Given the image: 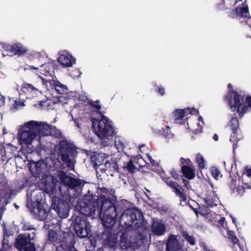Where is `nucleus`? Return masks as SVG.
<instances>
[{
    "label": "nucleus",
    "instance_id": "nucleus-64",
    "mask_svg": "<svg viewBox=\"0 0 251 251\" xmlns=\"http://www.w3.org/2000/svg\"><path fill=\"white\" fill-rule=\"evenodd\" d=\"M70 250H71V251H75V248H74V247H72V248L70 249Z\"/></svg>",
    "mask_w": 251,
    "mask_h": 251
},
{
    "label": "nucleus",
    "instance_id": "nucleus-9",
    "mask_svg": "<svg viewBox=\"0 0 251 251\" xmlns=\"http://www.w3.org/2000/svg\"><path fill=\"white\" fill-rule=\"evenodd\" d=\"M60 151L61 157L63 163L70 170L74 168V157L75 154V150L73 145L67 141L62 140L60 143Z\"/></svg>",
    "mask_w": 251,
    "mask_h": 251
},
{
    "label": "nucleus",
    "instance_id": "nucleus-46",
    "mask_svg": "<svg viewBox=\"0 0 251 251\" xmlns=\"http://www.w3.org/2000/svg\"><path fill=\"white\" fill-rule=\"evenodd\" d=\"M218 221L219 224L221 226L223 227H225L224 225H225V223H226L225 217H221L220 219H219Z\"/></svg>",
    "mask_w": 251,
    "mask_h": 251
},
{
    "label": "nucleus",
    "instance_id": "nucleus-11",
    "mask_svg": "<svg viewBox=\"0 0 251 251\" xmlns=\"http://www.w3.org/2000/svg\"><path fill=\"white\" fill-rule=\"evenodd\" d=\"M74 229L80 238H84L91 235V225L85 217L77 216L75 218Z\"/></svg>",
    "mask_w": 251,
    "mask_h": 251
},
{
    "label": "nucleus",
    "instance_id": "nucleus-35",
    "mask_svg": "<svg viewBox=\"0 0 251 251\" xmlns=\"http://www.w3.org/2000/svg\"><path fill=\"white\" fill-rule=\"evenodd\" d=\"M227 233L229 239L232 242L233 244H237L240 246L239 240L234 231L227 230Z\"/></svg>",
    "mask_w": 251,
    "mask_h": 251
},
{
    "label": "nucleus",
    "instance_id": "nucleus-43",
    "mask_svg": "<svg viewBox=\"0 0 251 251\" xmlns=\"http://www.w3.org/2000/svg\"><path fill=\"white\" fill-rule=\"evenodd\" d=\"M111 170H109L110 171L118 172L119 170V166L117 162H112L111 166Z\"/></svg>",
    "mask_w": 251,
    "mask_h": 251
},
{
    "label": "nucleus",
    "instance_id": "nucleus-6",
    "mask_svg": "<svg viewBox=\"0 0 251 251\" xmlns=\"http://www.w3.org/2000/svg\"><path fill=\"white\" fill-rule=\"evenodd\" d=\"M92 122L95 133L101 140L102 144L107 146L111 143V137L115 134L112 122L103 115L100 119H93Z\"/></svg>",
    "mask_w": 251,
    "mask_h": 251
},
{
    "label": "nucleus",
    "instance_id": "nucleus-38",
    "mask_svg": "<svg viewBox=\"0 0 251 251\" xmlns=\"http://www.w3.org/2000/svg\"><path fill=\"white\" fill-rule=\"evenodd\" d=\"M183 237L191 245L195 244V240L192 236L190 235L187 232H183Z\"/></svg>",
    "mask_w": 251,
    "mask_h": 251
},
{
    "label": "nucleus",
    "instance_id": "nucleus-63",
    "mask_svg": "<svg viewBox=\"0 0 251 251\" xmlns=\"http://www.w3.org/2000/svg\"><path fill=\"white\" fill-rule=\"evenodd\" d=\"M205 251H212L210 250L208 248H206V247H205Z\"/></svg>",
    "mask_w": 251,
    "mask_h": 251
},
{
    "label": "nucleus",
    "instance_id": "nucleus-39",
    "mask_svg": "<svg viewBox=\"0 0 251 251\" xmlns=\"http://www.w3.org/2000/svg\"><path fill=\"white\" fill-rule=\"evenodd\" d=\"M127 169L130 172L134 173L137 169L136 166L133 164V162L131 160L127 165Z\"/></svg>",
    "mask_w": 251,
    "mask_h": 251
},
{
    "label": "nucleus",
    "instance_id": "nucleus-8",
    "mask_svg": "<svg viewBox=\"0 0 251 251\" xmlns=\"http://www.w3.org/2000/svg\"><path fill=\"white\" fill-rule=\"evenodd\" d=\"M144 222L142 213L136 208H129L122 214L120 224L129 230H135L141 227Z\"/></svg>",
    "mask_w": 251,
    "mask_h": 251
},
{
    "label": "nucleus",
    "instance_id": "nucleus-18",
    "mask_svg": "<svg viewBox=\"0 0 251 251\" xmlns=\"http://www.w3.org/2000/svg\"><path fill=\"white\" fill-rule=\"evenodd\" d=\"M168 185L175 190V193L181 199L180 204L184 206L187 204V198L186 194L184 193L183 189L176 182L168 180L167 182Z\"/></svg>",
    "mask_w": 251,
    "mask_h": 251
},
{
    "label": "nucleus",
    "instance_id": "nucleus-62",
    "mask_svg": "<svg viewBox=\"0 0 251 251\" xmlns=\"http://www.w3.org/2000/svg\"><path fill=\"white\" fill-rule=\"evenodd\" d=\"M99 158V159H102V156L101 155H100V154H99L98 155V156H97V158Z\"/></svg>",
    "mask_w": 251,
    "mask_h": 251
},
{
    "label": "nucleus",
    "instance_id": "nucleus-23",
    "mask_svg": "<svg viewBox=\"0 0 251 251\" xmlns=\"http://www.w3.org/2000/svg\"><path fill=\"white\" fill-rule=\"evenodd\" d=\"M210 185V188L208 191H206V197L205 198V203L209 207H212L216 204L214 203L215 198L214 196V191L213 185L210 180L208 181Z\"/></svg>",
    "mask_w": 251,
    "mask_h": 251
},
{
    "label": "nucleus",
    "instance_id": "nucleus-60",
    "mask_svg": "<svg viewBox=\"0 0 251 251\" xmlns=\"http://www.w3.org/2000/svg\"><path fill=\"white\" fill-rule=\"evenodd\" d=\"M230 217H231V219L232 220L233 223L236 225L237 223H236V219H234V218L232 216H230Z\"/></svg>",
    "mask_w": 251,
    "mask_h": 251
},
{
    "label": "nucleus",
    "instance_id": "nucleus-31",
    "mask_svg": "<svg viewBox=\"0 0 251 251\" xmlns=\"http://www.w3.org/2000/svg\"><path fill=\"white\" fill-rule=\"evenodd\" d=\"M69 100L68 94L61 95L60 96L53 97L52 101L53 103H60L62 104L67 103Z\"/></svg>",
    "mask_w": 251,
    "mask_h": 251
},
{
    "label": "nucleus",
    "instance_id": "nucleus-28",
    "mask_svg": "<svg viewBox=\"0 0 251 251\" xmlns=\"http://www.w3.org/2000/svg\"><path fill=\"white\" fill-rule=\"evenodd\" d=\"M126 141L124 138L121 136H116L115 138V146L120 151L124 150L125 147Z\"/></svg>",
    "mask_w": 251,
    "mask_h": 251
},
{
    "label": "nucleus",
    "instance_id": "nucleus-5",
    "mask_svg": "<svg viewBox=\"0 0 251 251\" xmlns=\"http://www.w3.org/2000/svg\"><path fill=\"white\" fill-rule=\"evenodd\" d=\"M44 197V193L39 190L28 191L27 193V206L30 209L34 217L40 220H45L48 215L45 208L46 204L42 201Z\"/></svg>",
    "mask_w": 251,
    "mask_h": 251
},
{
    "label": "nucleus",
    "instance_id": "nucleus-56",
    "mask_svg": "<svg viewBox=\"0 0 251 251\" xmlns=\"http://www.w3.org/2000/svg\"><path fill=\"white\" fill-rule=\"evenodd\" d=\"M246 176L248 178L251 177V169H246Z\"/></svg>",
    "mask_w": 251,
    "mask_h": 251
},
{
    "label": "nucleus",
    "instance_id": "nucleus-21",
    "mask_svg": "<svg viewBox=\"0 0 251 251\" xmlns=\"http://www.w3.org/2000/svg\"><path fill=\"white\" fill-rule=\"evenodd\" d=\"M22 90L28 98H32L41 94V91L38 88L29 83L24 84Z\"/></svg>",
    "mask_w": 251,
    "mask_h": 251
},
{
    "label": "nucleus",
    "instance_id": "nucleus-49",
    "mask_svg": "<svg viewBox=\"0 0 251 251\" xmlns=\"http://www.w3.org/2000/svg\"><path fill=\"white\" fill-rule=\"evenodd\" d=\"M90 104L95 107L97 111H99L101 108V106L97 102H91Z\"/></svg>",
    "mask_w": 251,
    "mask_h": 251
},
{
    "label": "nucleus",
    "instance_id": "nucleus-54",
    "mask_svg": "<svg viewBox=\"0 0 251 251\" xmlns=\"http://www.w3.org/2000/svg\"><path fill=\"white\" fill-rule=\"evenodd\" d=\"M158 89V92L159 93V94L161 96H163V95H164L165 90L163 88L159 87Z\"/></svg>",
    "mask_w": 251,
    "mask_h": 251
},
{
    "label": "nucleus",
    "instance_id": "nucleus-19",
    "mask_svg": "<svg viewBox=\"0 0 251 251\" xmlns=\"http://www.w3.org/2000/svg\"><path fill=\"white\" fill-rule=\"evenodd\" d=\"M151 229L152 233L157 236L163 235L166 231L165 224L159 220H154L151 225Z\"/></svg>",
    "mask_w": 251,
    "mask_h": 251
},
{
    "label": "nucleus",
    "instance_id": "nucleus-61",
    "mask_svg": "<svg viewBox=\"0 0 251 251\" xmlns=\"http://www.w3.org/2000/svg\"><path fill=\"white\" fill-rule=\"evenodd\" d=\"M95 164L96 166H100V162L97 161H95Z\"/></svg>",
    "mask_w": 251,
    "mask_h": 251
},
{
    "label": "nucleus",
    "instance_id": "nucleus-30",
    "mask_svg": "<svg viewBox=\"0 0 251 251\" xmlns=\"http://www.w3.org/2000/svg\"><path fill=\"white\" fill-rule=\"evenodd\" d=\"M219 216L216 215L215 213L212 212H208V210L205 208V219L207 220L209 222H212L213 224H215L217 221V217Z\"/></svg>",
    "mask_w": 251,
    "mask_h": 251
},
{
    "label": "nucleus",
    "instance_id": "nucleus-47",
    "mask_svg": "<svg viewBox=\"0 0 251 251\" xmlns=\"http://www.w3.org/2000/svg\"><path fill=\"white\" fill-rule=\"evenodd\" d=\"M23 229L24 230H32V229H33V227L32 226H31L29 224H25L24 225Z\"/></svg>",
    "mask_w": 251,
    "mask_h": 251
},
{
    "label": "nucleus",
    "instance_id": "nucleus-29",
    "mask_svg": "<svg viewBox=\"0 0 251 251\" xmlns=\"http://www.w3.org/2000/svg\"><path fill=\"white\" fill-rule=\"evenodd\" d=\"M182 171L183 175L188 179H192L195 176L194 170L191 167L184 165L182 167Z\"/></svg>",
    "mask_w": 251,
    "mask_h": 251
},
{
    "label": "nucleus",
    "instance_id": "nucleus-25",
    "mask_svg": "<svg viewBox=\"0 0 251 251\" xmlns=\"http://www.w3.org/2000/svg\"><path fill=\"white\" fill-rule=\"evenodd\" d=\"M197 112V111L194 109H178L174 111L173 114L175 120H177L182 119L185 115L188 114H195Z\"/></svg>",
    "mask_w": 251,
    "mask_h": 251
},
{
    "label": "nucleus",
    "instance_id": "nucleus-26",
    "mask_svg": "<svg viewBox=\"0 0 251 251\" xmlns=\"http://www.w3.org/2000/svg\"><path fill=\"white\" fill-rule=\"evenodd\" d=\"M236 12L237 16L240 18H247L248 19L251 18L249 7L247 4H243L241 7H237L236 8Z\"/></svg>",
    "mask_w": 251,
    "mask_h": 251
},
{
    "label": "nucleus",
    "instance_id": "nucleus-58",
    "mask_svg": "<svg viewBox=\"0 0 251 251\" xmlns=\"http://www.w3.org/2000/svg\"><path fill=\"white\" fill-rule=\"evenodd\" d=\"M198 126L199 127V128H198L197 129V130L198 131V132L202 133V126H201L200 123H199L198 124Z\"/></svg>",
    "mask_w": 251,
    "mask_h": 251
},
{
    "label": "nucleus",
    "instance_id": "nucleus-3",
    "mask_svg": "<svg viewBox=\"0 0 251 251\" xmlns=\"http://www.w3.org/2000/svg\"><path fill=\"white\" fill-rule=\"evenodd\" d=\"M224 100L227 102L232 111L239 114L240 118L251 108V96H245L241 91H232L229 96L224 97Z\"/></svg>",
    "mask_w": 251,
    "mask_h": 251
},
{
    "label": "nucleus",
    "instance_id": "nucleus-2",
    "mask_svg": "<svg viewBox=\"0 0 251 251\" xmlns=\"http://www.w3.org/2000/svg\"><path fill=\"white\" fill-rule=\"evenodd\" d=\"M98 196H96L97 201L101 206V210H104V214L102 218V223L105 227L113 226L115 223L117 216L116 207L109 200V196L113 194L112 190L105 188H100L98 190Z\"/></svg>",
    "mask_w": 251,
    "mask_h": 251
},
{
    "label": "nucleus",
    "instance_id": "nucleus-41",
    "mask_svg": "<svg viewBox=\"0 0 251 251\" xmlns=\"http://www.w3.org/2000/svg\"><path fill=\"white\" fill-rule=\"evenodd\" d=\"M81 75V72L77 69H75L72 71L71 75L74 78L79 77Z\"/></svg>",
    "mask_w": 251,
    "mask_h": 251
},
{
    "label": "nucleus",
    "instance_id": "nucleus-15",
    "mask_svg": "<svg viewBox=\"0 0 251 251\" xmlns=\"http://www.w3.org/2000/svg\"><path fill=\"white\" fill-rule=\"evenodd\" d=\"M34 231H32L31 233L20 234L16 239V247L19 251H22L23 249L27 246V244L32 243L30 241L34 239Z\"/></svg>",
    "mask_w": 251,
    "mask_h": 251
},
{
    "label": "nucleus",
    "instance_id": "nucleus-51",
    "mask_svg": "<svg viewBox=\"0 0 251 251\" xmlns=\"http://www.w3.org/2000/svg\"><path fill=\"white\" fill-rule=\"evenodd\" d=\"M108 242H109V245L112 247H114L116 246V245H117V241H116V239L115 238H114L112 242H111L110 241V239H109Z\"/></svg>",
    "mask_w": 251,
    "mask_h": 251
},
{
    "label": "nucleus",
    "instance_id": "nucleus-40",
    "mask_svg": "<svg viewBox=\"0 0 251 251\" xmlns=\"http://www.w3.org/2000/svg\"><path fill=\"white\" fill-rule=\"evenodd\" d=\"M163 134L167 138H171L173 136V135L171 134L170 130V127L169 126H166V129L163 131Z\"/></svg>",
    "mask_w": 251,
    "mask_h": 251
},
{
    "label": "nucleus",
    "instance_id": "nucleus-7",
    "mask_svg": "<svg viewBox=\"0 0 251 251\" xmlns=\"http://www.w3.org/2000/svg\"><path fill=\"white\" fill-rule=\"evenodd\" d=\"M76 208L82 215L92 217V219L99 217L102 220L104 214V210H101V206L97 201L96 197L91 195H85L79 200Z\"/></svg>",
    "mask_w": 251,
    "mask_h": 251
},
{
    "label": "nucleus",
    "instance_id": "nucleus-14",
    "mask_svg": "<svg viewBox=\"0 0 251 251\" xmlns=\"http://www.w3.org/2000/svg\"><path fill=\"white\" fill-rule=\"evenodd\" d=\"M0 45L1 46L3 49H5L7 51L6 53H2L3 56H12L16 54L21 55L25 53L27 51L26 49L21 44H16L12 46H9L2 44H0Z\"/></svg>",
    "mask_w": 251,
    "mask_h": 251
},
{
    "label": "nucleus",
    "instance_id": "nucleus-24",
    "mask_svg": "<svg viewBox=\"0 0 251 251\" xmlns=\"http://www.w3.org/2000/svg\"><path fill=\"white\" fill-rule=\"evenodd\" d=\"M36 168V172L39 176L43 175L44 177L46 173L49 171L47 164L44 161H39L34 164Z\"/></svg>",
    "mask_w": 251,
    "mask_h": 251
},
{
    "label": "nucleus",
    "instance_id": "nucleus-48",
    "mask_svg": "<svg viewBox=\"0 0 251 251\" xmlns=\"http://www.w3.org/2000/svg\"><path fill=\"white\" fill-rule=\"evenodd\" d=\"M242 179H243L242 181H243V185H244V187H245V189L251 188V183H249L247 182V181H245L246 180H245L244 179V178H243Z\"/></svg>",
    "mask_w": 251,
    "mask_h": 251
},
{
    "label": "nucleus",
    "instance_id": "nucleus-16",
    "mask_svg": "<svg viewBox=\"0 0 251 251\" xmlns=\"http://www.w3.org/2000/svg\"><path fill=\"white\" fill-rule=\"evenodd\" d=\"M59 53L58 60L63 67H71L75 64V59L67 51L62 50Z\"/></svg>",
    "mask_w": 251,
    "mask_h": 251
},
{
    "label": "nucleus",
    "instance_id": "nucleus-33",
    "mask_svg": "<svg viewBox=\"0 0 251 251\" xmlns=\"http://www.w3.org/2000/svg\"><path fill=\"white\" fill-rule=\"evenodd\" d=\"M210 173L215 180H219V177H222V174L221 172L216 166H211L209 168Z\"/></svg>",
    "mask_w": 251,
    "mask_h": 251
},
{
    "label": "nucleus",
    "instance_id": "nucleus-53",
    "mask_svg": "<svg viewBox=\"0 0 251 251\" xmlns=\"http://www.w3.org/2000/svg\"><path fill=\"white\" fill-rule=\"evenodd\" d=\"M181 163L182 164L185 163L186 164H189V163L191 162V161L190 159H185L184 158H181Z\"/></svg>",
    "mask_w": 251,
    "mask_h": 251
},
{
    "label": "nucleus",
    "instance_id": "nucleus-34",
    "mask_svg": "<svg viewBox=\"0 0 251 251\" xmlns=\"http://www.w3.org/2000/svg\"><path fill=\"white\" fill-rule=\"evenodd\" d=\"M9 235L10 234H8L7 230L5 229V228H3V241L2 246L0 251H6V250L8 248V242L6 238L8 237Z\"/></svg>",
    "mask_w": 251,
    "mask_h": 251
},
{
    "label": "nucleus",
    "instance_id": "nucleus-37",
    "mask_svg": "<svg viewBox=\"0 0 251 251\" xmlns=\"http://www.w3.org/2000/svg\"><path fill=\"white\" fill-rule=\"evenodd\" d=\"M196 162L201 169L204 168V158L201 154L198 153L196 154Z\"/></svg>",
    "mask_w": 251,
    "mask_h": 251
},
{
    "label": "nucleus",
    "instance_id": "nucleus-17",
    "mask_svg": "<svg viewBox=\"0 0 251 251\" xmlns=\"http://www.w3.org/2000/svg\"><path fill=\"white\" fill-rule=\"evenodd\" d=\"M179 238L177 236L171 235L167 240L165 251H180L182 245Z\"/></svg>",
    "mask_w": 251,
    "mask_h": 251
},
{
    "label": "nucleus",
    "instance_id": "nucleus-52",
    "mask_svg": "<svg viewBox=\"0 0 251 251\" xmlns=\"http://www.w3.org/2000/svg\"><path fill=\"white\" fill-rule=\"evenodd\" d=\"M171 175L175 179H178L179 175L174 170H172L171 172Z\"/></svg>",
    "mask_w": 251,
    "mask_h": 251
},
{
    "label": "nucleus",
    "instance_id": "nucleus-45",
    "mask_svg": "<svg viewBox=\"0 0 251 251\" xmlns=\"http://www.w3.org/2000/svg\"><path fill=\"white\" fill-rule=\"evenodd\" d=\"M227 88H228L227 92L226 93V95H225V96H229V95L231 94V92H232V91H236L235 90H233L232 85V84L231 83H228V85H227Z\"/></svg>",
    "mask_w": 251,
    "mask_h": 251
},
{
    "label": "nucleus",
    "instance_id": "nucleus-44",
    "mask_svg": "<svg viewBox=\"0 0 251 251\" xmlns=\"http://www.w3.org/2000/svg\"><path fill=\"white\" fill-rule=\"evenodd\" d=\"M236 192H237L238 194H241L244 193L245 191V187H244V185H238L236 188Z\"/></svg>",
    "mask_w": 251,
    "mask_h": 251
},
{
    "label": "nucleus",
    "instance_id": "nucleus-32",
    "mask_svg": "<svg viewBox=\"0 0 251 251\" xmlns=\"http://www.w3.org/2000/svg\"><path fill=\"white\" fill-rule=\"evenodd\" d=\"M48 241L52 243H59L61 239L59 238L57 233L53 230H50L49 232Z\"/></svg>",
    "mask_w": 251,
    "mask_h": 251
},
{
    "label": "nucleus",
    "instance_id": "nucleus-12",
    "mask_svg": "<svg viewBox=\"0 0 251 251\" xmlns=\"http://www.w3.org/2000/svg\"><path fill=\"white\" fill-rule=\"evenodd\" d=\"M227 126L229 127L231 133L230 134V141L233 143V149L237 148V143L242 138L239 133L241 131L239 127V120L237 117H232L227 124Z\"/></svg>",
    "mask_w": 251,
    "mask_h": 251
},
{
    "label": "nucleus",
    "instance_id": "nucleus-55",
    "mask_svg": "<svg viewBox=\"0 0 251 251\" xmlns=\"http://www.w3.org/2000/svg\"><path fill=\"white\" fill-rule=\"evenodd\" d=\"M146 155L148 158V160L150 161V163L153 165L154 164V161L153 160L152 157L149 154H147Z\"/></svg>",
    "mask_w": 251,
    "mask_h": 251
},
{
    "label": "nucleus",
    "instance_id": "nucleus-36",
    "mask_svg": "<svg viewBox=\"0 0 251 251\" xmlns=\"http://www.w3.org/2000/svg\"><path fill=\"white\" fill-rule=\"evenodd\" d=\"M228 185L232 192L234 193L237 185V176H231L230 175V181Z\"/></svg>",
    "mask_w": 251,
    "mask_h": 251
},
{
    "label": "nucleus",
    "instance_id": "nucleus-4",
    "mask_svg": "<svg viewBox=\"0 0 251 251\" xmlns=\"http://www.w3.org/2000/svg\"><path fill=\"white\" fill-rule=\"evenodd\" d=\"M30 69L38 70V72L48 78H44L41 76L43 83L48 90L50 88L54 89L55 91L61 95H66L68 93V89L66 85L62 84L58 81L55 80L52 77V65L50 63H46L38 67L33 66H29Z\"/></svg>",
    "mask_w": 251,
    "mask_h": 251
},
{
    "label": "nucleus",
    "instance_id": "nucleus-20",
    "mask_svg": "<svg viewBox=\"0 0 251 251\" xmlns=\"http://www.w3.org/2000/svg\"><path fill=\"white\" fill-rule=\"evenodd\" d=\"M43 183L44 184V189L47 193L49 194H53L55 190V179L53 176L46 175L43 180Z\"/></svg>",
    "mask_w": 251,
    "mask_h": 251
},
{
    "label": "nucleus",
    "instance_id": "nucleus-22",
    "mask_svg": "<svg viewBox=\"0 0 251 251\" xmlns=\"http://www.w3.org/2000/svg\"><path fill=\"white\" fill-rule=\"evenodd\" d=\"M132 236L124 233L122 235L120 239V245L123 250H126L130 247H134L136 241L132 239Z\"/></svg>",
    "mask_w": 251,
    "mask_h": 251
},
{
    "label": "nucleus",
    "instance_id": "nucleus-57",
    "mask_svg": "<svg viewBox=\"0 0 251 251\" xmlns=\"http://www.w3.org/2000/svg\"><path fill=\"white\" fill-rule=\"evenodd\" d=\"M183 182L184 183V185L187 188H189V182L188 181V180H186V179H183Z\"/></svg>",
    "mask_w": 251,
    "mask_h": 251
},
{
    "label": "nucleus",
    "instance_id": "nucleus-1",
    "mask_svg": "<svg viewBox=\"0 0 251 251\" xmlns=\"http://www.w3.org/2000/svg\"><path fill=\"white\" fill-rule=\"evenodd\" d=\"M18 139L22 145L28 146L35 141L42 143V137L57 135L56 128L45 122L29 121L19 126Z\"/></svg>",
    "mask_w": 251,
    "mask_h": 251
},
{
    "label": "nucleus",
    "instance_id": "nucleus-50",
    "mask_svg": "<svg viewBox=\"0 0 251 251\" xmlns=\"http://www.w3.org/2000/svg\"><path fill=\"white\" fill-rule=\"evenodd\" d=\"M111 162H110L108 161H106L105 164H104V166H105L104 169L105 170H107L108 169L111 170Z\"/></svg>",
    "mask_w": 251,
    "mask_h": 251
},
{
    "label": "nucleus",
    "instance_id": "nucleus-42",
    "mask_svg": "<svg viewBox=\"0 0 251 251\" xmlns=\"http://www.w3.org/2000/svg\"><path fill=\"white\" fill-rule=\"evenodd\" d=\"M24 251H35L34 245L33 243L27 244V246L25 247L22 250Z\"/></svg>",
    "mask_w": 251,
    "mask_h": 251
},
{
    "label": "nucleus",
    "instance_id": "nucleus-13",
    "mask_svg": "<svg viewBox=\"0 0 251 251\" xmlns=\"http://www.w3.org/2000/svg\"><path fill=\"white\" fill-rule=\"evenodd\" d=\"M51 208L57 213L59 217L66 218L70 210L68 204L64 200L58 198H53L52 200Z\"/></svg>",
    "mask_w": 251,
    "mask_h": 251
},
{
    "label": "nucleus",
    "instance_id": "nucleus-10",
    "mask_svg": "<svg viewBox=\"0 0 251 251\" xmlns=\"http://www.w3.org/2000/svg\"><path fill=\"white\" fill-rule=\"evenodd\" d=\"M58 176L63 184L68 186L71 190H75V193L73 197H77L81 193V188L83 186L82 180L69 176L62 171L58 172Z\"/></svg>",
    "mask_w": 251,
    "mask_h": 251
},
{
    "label": "nucleus",
    "instance_id": "nucleus-59",
    "mask_svg": "<svg viewBox=\"0 0 251 251\" xmlns=\"http://www.w3.org/2000/svg\"><path fill=\"white\" fill-rule=\"evenodd\" d=\"M213 138L215 141H218L219 140V135L217 134H214Z\"/></svg>",
    "mask_w": 251,
    "mask_h": 251
},
{
    "label": "nucleus",
    "instance_id": "nucleus-27",
    "mask_svg": "<svg viewBox=\"0 0 251 251\" xmlns=\"http://www.w3.org/2000/svg\"><path fill=\"white\" fill-rule=\"evenodd\" d=\"M24 103L20 100L14 99L10 100V110L12 112H14L20 109L24 106Z\"/></svg>",
    "mask_w": 251,
    "mask_h": 251
}]
</instances>
